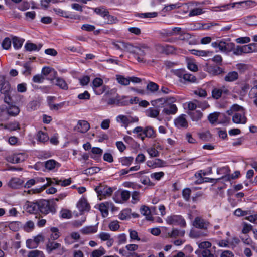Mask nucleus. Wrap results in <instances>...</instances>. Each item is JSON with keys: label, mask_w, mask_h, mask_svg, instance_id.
<instances>
[{"label": "nucleus", "mask_w": 257, "mask_h": 257, "mask_svg": "<svg viewBox=\"0 0 257 257\" xmlns=\"http://www.w3.org/2000/svg\"><path fill=\"white\" fill-rule=\"evenodd\" d=\"M39 211L47 215L50 213L54 214L56 212L57 205L53 200L41 199L38 200Z\"/></svg>", "instance_id": "obj_1"}, {"label": "nucleus", "mask_w": 257, "mask_h": 257, "mask_svg": "<svg viewBox=\"0 0 257 257\" xmlns=\"http://www.w3.org/2000/svg\"><path fill=\"white\" fill-rule=\"evenodd\" d=\"M174 74L179 78V81L183 83H195L197 81V79L193 75L187 73L185 70L183 69L176 70Z\"/></svg>", "instance_id": "obj_2"}, {"label": "nucleus", "mask_w": 257, "mask_h": 257, "mask_svg": "<svg viewBox=\"0 0 257 257\" xmlns=\"http://www.w3.org/2000/svg\"><path fill=\"white\" fill-rule=\"evenodd\" d=\"M166 222L169 225H179L181 227H185L186 223L185 220L181 215H172L166 218Z\"/></svg>", "instance_id": "obj_3"}, {"label": "nucleus", "mask_w": 257, "mask_h": 257, "mask_svg": "<svg viewBox=\"0 0 257 257\" xmlns=\"http://www.w3.org/2000/svg\"><path fill=\"white\" fill-rule=\"evenodd\" d=\"M100 199L110 196L113 191L112 188L104 185H100L95 188Z\"/></svg>", "instance_id": "obj_4"}, {"label": "nucleus", "mask_w": 257, "mask_h": 257, "mask_svg": "<svg viewBox=\"0 0 257 257\" xmlns=\"http://www.w3.org/2000/svg\"><path fill=\"white\" fill-rule=\"evenodd\" d=\"M46 250L48 253H51L54 250L57 251V254L62 255L66 250L61 244L54 241H49L46 245Z\"/></svg>", "instance_id": "obj_5"}, {"label": "nucleus", "mask_w": 257, "mask_h": 257, "mask_svg": "<svg viewBox=\"0 0 257 257\" xmlns=\"http://www.w3.org/2000/svg\"><path fill=\"white\" fill-rule=\"evenodd\" d=\"M193 225L197 228L204 230L207 232V229L210 225V223L200 217H196L193 222Z\"/></svg>", "instance_id": "obj_6"}, {"label": "nucleus", "mask_w": 257, "mask_h": 257, "mask_svg": "<svg viewBox=\"0 0 257 257\" xmlns=\"http://www.w3.org/2000/svg\"><path fill=\"white\" fill-rule=\"evenodd\" d=\"M103 83V80L100 78H96L93 80L92 87L96 94L100 95L104 92L105 86H102Z\"/></svg>", "instance_id": "obj_7"}, {"label": "nucleus", "mask_w": 257, "mask_h": 257, "mask_svg": "<svg viewBox=\"0 0 257 257\" xmlns=\"http://www.w3.org/2000/svg\"><path fill=\"white\" fill-rule=\"evenodd\" d=\"M205 70L213 76H217L225 72L224 69L216 65H211L206 64Z\"/></svg>", "instance_id": "obj_8"}, {"label": "nucleus", "mask_w": 257, "mask_h": 257, "mask_svg": "<svg viewBox=\"0 0 257 257\" xmlns=\"http://www.w3.org/2000/svg\"><path fill=\"white\" fill-rule=\"evenodd\" d=\"M229 90L225 86H222L219 88H214L212 90V97L215 99H219L223 94H227Z\"/></svg>", "instance_id": "obj_9"}, {"label": "nucleus", "mask_w": 257, "mask_h": 257, "mask_svg": "<svg viewBox=\"0 0 257 257\" xmlns=\"http://www.w3.org/2000/svg\"><path fill=\"white\" fill-rule=\"evenodd\" d=\"M156 136V134L153 127L147 126L144 128L143 133L139 135V138L143 141L145 137L154 138Z\"/></svg>", "instance_id": "obj_10"}, {"label": "nucleus", "mask_w": 257, "mask_h": 257, "mask_svg": "<svg viewBox=\"0 0 257 257\" xmlns=\"http://www.w3.org/2000/svg\"><path fill=\"white\" fill-rule=\"evenodd\" d=\"M156 49L162 53L170 54L173 53L176 50L175 48L172 45L158 44L156 45Z\"/></svg>", "instance_id": "obj_11"}, {"label": "nucleus", "mask_w": 257, "mask_h": 257, "mask_svg": "<svg viewBox=\"0 0 257 257\" xmlns=\"http://www.w3.org/2000/svg\"><path fill=\"white\" fill-rule=\"evenodd\" d=\"M247 120V119L245 116L244 112H236L233 114L232 117L233 122L236 124H245Z\"/></svg>", "instance_id": "obj_12"}, {"label": "nucleus", "mask_w": 257, "mask_h": 257, "mask_svg": "<svg viewBox=\"0 0 257 257\" xmlns=\"http://www.w3.org/2000/svg\"><path fill=\"white\" fill-rule=\"evenodd\" d=\"M25 207L27 212L36 214L39 212L38 200L35 202L27 201Z\"/></svg>", "instance_id": "obj_13"}, {"label": "nucleus", "mask_w": 257, "mask_h": 257, "mask_svg": "<svg viewBox=\"0 0 257 257\" xmlns=\"http://www.w3.org/2000/svg\"><path fill=\"white\" fill-rule=\"evenodd\" d=\"M27 155L25 153L15 154L9 157V161L13 163H19L25 161L27 158Z\"/></svg>", "instance_id": "obj_14"}, {"label": "nucleus", "mask_w": 257, "mask_h": 257, "mask_svg": "<svg viewBox=\"0 0 257 257\" xmlns=\"http://www.w3.org/2000/svg\"><path fill=\"white\" fill-rule=\"evenodd\" d=\"M0 91L1 93L8 94L10 91V84L9 82L6 81L4 76H0Z\"/></svg>", "instance_id": "obj_15"}, {"label": "nucleus", "mask_w": 257, "mask_h": 257, "mask_svg": "<svg viewBox=\"0 0 257 257\" xmlns=\"http://www.w3.org/2000/svg\"><path fill=\"white\" fill-rule=\"evenodd\" d=\"M90 128L89 123L85 120H79L77 125L75 127V130L78 132L82 133L87 132Z\"/></svg>", "instance_id": "obj_16"}, {"label": "nucleus", "mask_w": 257, "mask_h": 257, "mask_svg": "<svg viewBox=\"0 0 257 257\" xmlns=\"http://www.w3.org/2000/svg\"><path fill=\"white\" fill-rule=\"evenodd\" d=\"M185 116V115H182L175 120L176 126L178 128H186L188 127V122Z\"/></svg>", "instance_id": "obj_17"}, {"label": "nucleus", "mask_w": 257, "mask_h": 257, "mask_svg": "<svg viewBox=\"0 0 257 257\" xmlns=\"http://www.w3.org/2000/svg\"><path fill=\"white\" fill-rule=\"evenodd\" d=\"M168 102V99L165 98H160L151 101V104L156 108L159 109L164 106L165 104Z\"/></svg>", "instance_id": "obj_18"}, {"label": "nucleus", "mask_w": 257, "mask_h": 257, "mask_svg": "<svg viewBox=\"0 0 257 257\" xmlns=\"http://www.w3.org/2000/svg\"><path fill=\"white\" fill-rule=\"evenodd\" d=\"M178 110L177 107L176 105L174 104H169L167 107H165L162 113L166 115H173L175 114Z\"/></svg>", "instance_id": "obj_19"}, {"label": "nucleus", "mask_w": 257, "mask_h": 257, "mask_svg": "<svg viewBox=\"0 0 257 257\" xmlns=\"http://www.w3.org/2000/svg\"><path fill=\"white\" fill-rule=\"evenodd\" d=\"M42 74L45 76H48L50 74H51L53 76V77L51 78H48V79L50 80H53L54 78H56V76L57 75V72L53 68L49 67H43L42 70Z\"/></svg>", "instance_id": "obj_20"}, {"label": "nucleus", "mask_w": 257, "mask_h": 257, "mask_svg": "<svg viewBox=\"0 0 257 257\" xmlns=\"http://www.w3.org/2000/svg\"><path fill=\"white\" fill-rule=\"evenodd\" d=\"M23 183V181L18 178H14L11 179L8 183V185L12 188H19Z\"/></svg>", "instance_id": "obj_21"}, {"label": "nucleus", "mask_w": 257, "mask_h": 257, "mask_svg": "<svg viewBox=\"0 0 257 257\" xmlns=\"http://www.w3.org/2000/svg\"><path fill=\"white\" fill-rule=\"evenodd\" d=\"M45 167L48 170H52L56 167L59 168L60 167V164L53 159H50L45 162Z\"/></svg>", "instance_id": "obj_22"}, {"label": "nucleus", "mask_w": 257, "mask_h": 257, "mask_svg": "<svg viewBox=\"0 0 257 257\" xmlns=\"http://www.w3.org/2000/svg\"><path fill=\"white\" fill-rule=\"evenodd\" d=\"M42 47V45L39 44L38 45H37L31 42H27L25 45V49L28 51H39L41 47Z\"/></svg>", "instance_id": "obj_23"}, {"label": "nucleus", "mask_w": 257, "mask_h": 257, "mask_svg": "<svg viewBox=\"0 0 257 257\" xmlns=\"http://www.w3.org/2000/svg\"><path fill=\"white\" fill-rule=\"evenodd\" d=\"M77 207L81 212L88 210L89 205L85 199H80L77 203Z\"/></svg>", "instance_id": "obj_24"}, {"label": "nucleus", "mask_w": 257, "mask_h": 257, "mask_svg": "<svg viewBox=\"0 0 257 257\" xmlns=\"http://www.w3.org/2000/svg\"><path fill=\"white\" fill-rule=\"evenodd\" d=\"M134 161L133 157H122L118 159V162L123 166H130Z\"/></svg>", "instance_id": "obj_25"}, {"label": "nucleus", "mask_w": 257, "mask_h": 257, "mask_svg": "<svg viewBox=\"0 0 257 257\" xmlns=\"http://www.w3.org/2000/svg\"><path fill=\"white\" fill-rule=\"evenodd\" d=\"M187 113L191 117L192 120L195 121L199 120L203 116V113L199 110L189 111Z\"/></svg>", "instance_id": "obj_26"}, {"label": "nucleus", "mask_w": 257, "mask_h": 257, "mask_svg": "<svg viewBox=\"0 0 257 257\" xmlns=\"http://www.w3.org/2000/svg\"><path fill=\"white\" fill-rule=\"evenodd\" d=\"M238 78V74L236 71L229 72L224 77V80L227 82H233Z\"/></svg>", "instance_id": "obj_27"}, {"label": "nucleus", "mask_w": 257, "mask_h": 257, "mask_svg": "<svg viewBox=\"0 0 257 257\" xmlns=\"http://www.w3.org/2000/svg\"><path fill=\"white\" fill-rule=\"evenodd\" d=\"M56 79L55 85L58 86L60 88L67 90L68 89V86L66 83V81L60 77L54 78Z\"/></svg>", "instance_id": "obj_28"}, {"label": "nucleus", "mask_w": 257, "mask_h": 257, "mask_svg": "<svg viewBox=\"0 0 257 257\" xmlns=\"http://www.w3.org/2000/svg\"><path fill=\"white\" fill-rule=\"evenodd\" d=\"M7 113L12 116H17L20 112V109L15 105H11L7 109Z\"/></svg>", "instance_id": "obj_29"}, {"label": "nucleus", "mask_w": 257, "mask_h": 257, "mask_svg": "<svg viewBox=\"0 0 257 257\" xmlns=\"http://www.w3.org/2000/svg\"><path fill=\"white\" fill-rule=\"evenodd\" d=\"M140 212L142 214L146 216V218L148 220H152V217L151 215V210L148 207L146 206H143L140 209Z\"/></svg>", "instance_id": "obj_30"}, {"label": "nucleus", "mask_w": 257, "mask_h": 257, "mask_svg": "<svg viewBox=\"0 0 257 257\" xmlns=\"http://www.w3.org/2000/svg\"><path fill=\"white\" fill-rule=\"evenodd\" d=\"M185 233V230H179L177 229H173L171 232L168 233V235L171 238H176L178 236L183 237Z\"/></svg>", "instance_id": "obj_31"}, {"label": "nucleus", "mask_w": 257, "mask_h": 257, "mask_svg": "<svg viewBox=\"0 0 257 257\" xmlns=\"http://www.w3.org/2000/svg\"><path fill=\"white\" fill-rule=\"evenodd\" d=\"M243 46L245 53L257 52V44L256 43H251Z\"/></svg>", "instance_id": "obj_32"}, {"label": "nucleus", "mask_w": 257, "mask_h": 257, "mask_svg": "<svg viewBox=\"0 0 257 257\" xmlns=\"http://www.w3.org/2000/svg\"><path fill=\"white\" fill-rule=\"evenodd\" d=\"M235 4L243 5L242 6L243 8H249L254 7L256 4L255 1L252 0H247L234 3V5Z\"/></svg>", "instance_id": "obj_33"}, {"label": "nucleus", "mask_w": 257, "mask_h": 257, "mask_svg": "<svg viewBox=\"0 0 257 257\" xmlns=\"http://www.w3.org/2000/svg\"><path fill=\"white\" fill-rule=\"evenodd\" d=\"M97 227L96 226H89L83 228L81 232L84 234L94 233L97 232Z\"/></svg>", "instance_id": "obj_34"}, {"label": "nucleus", "mask_w": 257, "mask_h": 257, "mask_svg": "<svg viewBox=\"0 0 257 257\" xmlns=\"http://www.w3.org/2000/svg\"><path fill=\"white\" fill-rule=\"evenodd\" d=\"M208 232L196 231L191 230L189 233V236L193 238H197L200 237L206 236Z\"/></svg>", "instance_id": "obj_35"}, {"label": "nucleus", "mask_w": 257, "mask_h": 257, "mask_svg": "<svg viewBox=\"0 0 257 257\" xmlns=\"http://www.w3.org/2000/svg\"><path fill=\"white\" fill-rule=\"evenodd\" d=\"M147 115L152 118H156L159 114L160 110L157 108H149L146 111Z\"/></svg>", "instance_id": "obj_36"}, {"label": "nucleus", "mask_w": 257, "mask_h": 257, "mask_svg": "<svg viewBox=\"0 0 257 257\" xmlns=\"http://www.w3.org/2000/svg\"><path fill=\"white\" fill-rule=\"evenodd\" d=\"M116 80L118 83L122 85L127 86L130 84L129 77H125L124 76L121 75H117Z\"/></svg>", "instance_id": "obj_37"}, {"label": "nucleus", "mask_w": 257, "mask_h": 257, "mask_svg": "<svg viewBox=\"0 0 257 257\" xmlns=\"http://www.w3.org/2000/svg\"><path fill=\"white\" fill-rule=\"evenodd\" d=\"M94 11L98 15L102 17L105 18L108 12H109L106 9L103 7L95 8L94 9Z\"/></svg>", "instance_id": "obj_38"}, {"label": "nucleus", "mask_w": 257, "mask_h": 257, "mask_svg": "<svg viewBox=\"0 0 257 257\" xmlns=\"http://www.w3.org/2000/svg\"><path fill=\"white\" fill-rule=\"evenodd\" d=\"M37 136L38 141L42 143H45L49 140L47 134L41 131L38 132Z\"/></svg>", "instance_id": "obj_39"}, {"label": "nucleus", "mask_w": 257, "mask_h": 257, "mask_svg": "<svg viewBox=\"0 0 257 257\" xmlns=\"http://www.w3.org/2000/svg\"><path fill=\"white\" fill-rule=\"evenodd\" d=\"M191 53L195 55L198 56H206L210 54H212V52L206 51L204 50H197L195 49H192L190 50Z\"/></svg>", "instance_id": "obj_40"}, {"label": "nucleus", "mask_w": 257, "mask_h": 257, "mask_svg": "<svg viewBox=\"0 0 257 257\" xmlns=\"http://www.w3.org/2000/svg\"><path fill=\"white\" fill-rule=\"evenodd\" d=\"M116 120L117 122L122 123L125 127H127L130 124V118L125 115H118L116 118Z\"/></svg>", "instance_id": "obj_41"}, {"label": "nucleus", "mask_w": 257, "mask_h": 257, "mask_svg": "<svg viewBox=\"0 0 257 257\" xmlns=\"http://www.w3.org/2000/svg\"><path fill=\"white\" fill-rule=\"evenodd\" d=\"M104 19L105 20V23L107 24H115L118 21L116 17L110 15L109 12H108L107 16H106V17Z\"/></svg>", "instance_id": "obj_42"}, {"label": "nucleus", "mask_w": 257, "mask_h": 257, "mask_svg": "<svg viewBox=\"0 0 257 257\" xmlns=\"http://www.w3.org/2000/svg\"><path fill=\"white\" fill-rule=\"evenodd\" d=\"M53 180H55V184L56 185H60L61 186L64 187L69 185L72 182L71 179L70 178L67 179H64V180H58L56 178H53Z\"/></svg>", "instance_id": "obj_43"}, {"label": "nucleus", "mask_w": 257, "mask_h": 257, "mask_svg": "<svg viewBox=\"0 0 257 257\" xmlns=\"http://www.w3.org/2000/svg\"><path fill=\"white\" fill-rule=\"evenodd\" d=\"M220 117L221 113L219 112H215L210 114L208 116V119L211 123L213 124L216 122L218 118Z\"/></svg>", "instance_id": "obj_44"}, {"label": "nucleus", "mask_w": 257, "mask_h": 257, "mask_svg": "<svg viewBox=\"0 0 257 257\" xmlns=\"http://www.w3.org/2000/svg\"><path fill=\"white\" fill-rule=\"evenodd\" d=\"M24 41V40L23 39H20L18 37H14L13 38V44L14 47L16 49L20 48L23 45Z\"/></svg>", "instance_id": "obj_45"}, {"label": "nucleus", "mask_w": 257, "mask_h": 257, "mask_svg": "<svg viewBox=\"0 0 257 257\" xmlns=\"http://www.w3.org/2000/svg\"><path fill=\"white\" fill-rule=\"evenodd\" d=\"M146 88L150 92L154 93L158 90L159 85L155 82H149L147 85Z\"/></svg>", "instance_id": "obj_46"}, {"label": "nucleus", "mask_w": 257, "mask_h": 257, "mask_svg": "<svg viewBox=\"0 0 257 257\" xmlns=\"http://www.w3.org/2000/svg\"><path fill=\"white\" fill-rule=\"evenodd\" d=\"M5 129H7L10 131H15L20 129L19 124L17 122H14L9 123L4 126Z\"/></svg>", "instance_id": "obj_47"}, {"label": "nucleus", "mask_w": 257, "mask_h": 257, "mask_svg": "<svg viewBox=\"0 0 257 257\" xmlns=\"http://www.w3.org/2000/svg\"><path fill=\"white\" fill-rule=\"evenodd\" d=\"M179 35V37L177 38L178 40L187 41L191 38V35L184 31H182Z\"/></svg>", "instance_id": "obj_48"}, {"label": "nucleus", "mask_w": 257, "mask_h": 257, "mask_svg": "<svg viewBox=\"0 0 257 257\" xmlns=\"http://www.w3.org/2000/svg\"><path fill=\"white\" fill-rule=\"evenodd\" d=\"M105 250L103 247H100L98 249H95L91 253L90 257H100L104 255Z\"/></svg>", "instance_id": "obj_49"}, {"label": "nucleus", "mask_w": 257, "mask_h": 257, "mask_svg": "<svg viewBox=\"0 0 257 257\" xmlns=\"http://www.w3.org/2000/svg\"><path fill=\"white\" fill-rule=\"evenodd\" d=\"M100 170V169L97 167H90L84 171V173L87 175H91L96 173H98Z\"/></svg>", "instance_id": "obj_50"}, {"label": "nucleus", "mask_w": 257, "mask_h": 257, "mask_svg": "<svg viewBox=\"0 0 257 257\" xmlns=\"http://www.w3.org/2000/svg\"><path fill=\"white\" fill-rule=\"evenodd\" d=\"M99 209L104 217L108 215V207L105 203H101L99 206Z\"/></svg>", "instance_id": "obj_51"}, {"label": "nucleus", "mask_w": 257, "mask_h": 257, "mask_svg": "<svg viewBox=\"0 0 257 257\" xmlns=\"http://www.w3.org/2000/svg\"><path fill=\"white\" fill-rule=\"evenodd\" d=\"M28 257H45V256L42 251L34 250L28 253Z\"/></svg>", "instance_id": "obj_52"}, {"label": "nucleus", "mask_w": 257, "mask_h": 257, "mask_svg": "<svg viewBox=\"0 0 257 257\" xmlns=\"http://www.w3.org/2000/svg\"><path fill=\"white\" fill-rule=\"evenodd\" d=\"M181 4L180 3H177L174 4H170L167 6H165L163 9L164 12H168L172 10H174L177 8H179L181 6Z\"/></svg>", "instance_id": "obj_53"}, {"label": "nucleus", "mask_w": 257, "mask_h": 257, "mask_svg": "<svg viewBox=\"0 0 257 257\" xmlns=\"http://www.w3.org/2000/svg\"><path fill=\"white\" fill-rule=\"evenodd\" d=\"M154 167H163L167 166V163L160 159H155L154 160Z\"/></svg>", "instance_id": "obj_54"}, {"label": "nucleus", "mask_w": 257, "mask_h": 257, "mask_svg": "<svg viewBox=\"0 0 257 257\" xmlns=\"http://www.w3.org/2000/svg\"><path fill=\"white\" fill-rule=\"evenodd\" d=\"M50 230L52 232L51 238L53 240L57 239L60 236L58 229L56 227H52Z\"/></svg>", "instance_id": "obj_55"}, {"label": "nucleus", "mask_w": 257, "mask_h": 257, "mask_svg": "<svg viewBox=\"0 0 257 257\" xmlns=\"http://www.w3.org/2000/svg\"><path fill=\"white\" fill-rule=\"evenodd\" d=\"M212 244L209 241H203L198 243L199 248L201 249H208L211 247Z\"/></svg>", "instance_id": "obj_56"}, {"label": "nucleus", "mask_w": 257, "mask_h": 257, "mask_svg": "<svg viewBox=\"0 0 257 257\" xmlns=\"http://www.w3.org/2000/svg\"><path fill=\"white\" fill-rule=\"evenodd\" d=\"M136 48V47L133 46L131 44L124 42V48L123 49V51H127L134 54Z\"/></svg>", "instance_id": "obj_57"}, {"label": "nucleus", "mask_w": 257, "mask_h": 257, "mask_svg": "<svg viewBox=\"0 0 257 257\" xmlns=\"http://www.w3.org/2000/svg\"><path fill=\"white\" fill-rule=\"evenodd\" d=\"M191 193V190L190 188H186L183 190L182 196H183L184 199L186 201H189Z\"/></svg>", "instance_id": "obj_58"}, {"label": "nucleus", "mask_w": 257, "mask_h": 257, "mask_svg": "<svg viewBox=\"0 0 257 257\" xmlns=\"http://www.w3.org/2000/svg\"><path fill=\"white\" fill-rule=\"evenodd\" d=\"M233 54L235 55H241L242 54L245 53L243 46H237L233 50Z\"/></svg>", "instance_id": "obj_59"}, {"label": "nucleus", "mask_w": 257, "mask_h": 257, "mask_svg": "<svg viewBox=\"0 0 257 257\" xmlns=\"http://www.w3.org/2000/svg\"><path fill=\"white\" fill-rule=\"evenodd\" d=\"M138 15L140 18H154L157 16L158 13L157 12L145 13L139 14Z\"/></svg>", "instance_id": "obj_60"}, {"label": "nucleus", "mask_w": 257, "mask_h": 257, "mask_svg": "<svg viewBox=\"0 0 257 257\" xmlns=\"http://www.w3.org/2000/svg\"><path fill=\"white\" fill-rule=\"evenodd\" d=\"M34 223L32 221H28L24 225V230L27 232L32 231L34 228Z\"/></svg>", "instance_id": "obj_61"}, {"label": "nucleus", "mask_w": 257, "mask_h": 257, "mask_svg": "<svg viewBox=\"0 0 257 257\" xmlns=\"http://www.w3.org/2000/svg\"><path fill=\"white\" fill-rule=\"evenodd\" d=\"M11 46V41L10 38L7 37L4 39L2 43V47L6 50L9 49Z\"/></svg>", "instance_id": "obj_62"}, {"label": "nucleus", "mask_w": 257, "mask_h": 257, "mask_svg": "<svg viewBox=\"0 0 257 257\" xmlns=\"http://www.w3.org/2000/svg\"><path fill=\"white\" fill-rule=\"evenodd\" d=\"M197 107L201 108L202 110H205L206 109L209 107V105L206 101H199L197 100Z\"/></svg>", "instance_id": "obj_63"}, {"label": "nucleus", "mask_w": 257, "mask_h": 257, "mask_svg": "<svg viewBox=\"0 0 257 257\" xmlns=\"http://www.w3.org/2000/svg\"><path fill=\"white\" fill-rule=\"evenodd\" d=\"M250 211H243L240 208L236 209L234 212V214L237 216H244L248 214H250Z\"/></svg>", "instance_id": "obj_64"}]
</instances>
